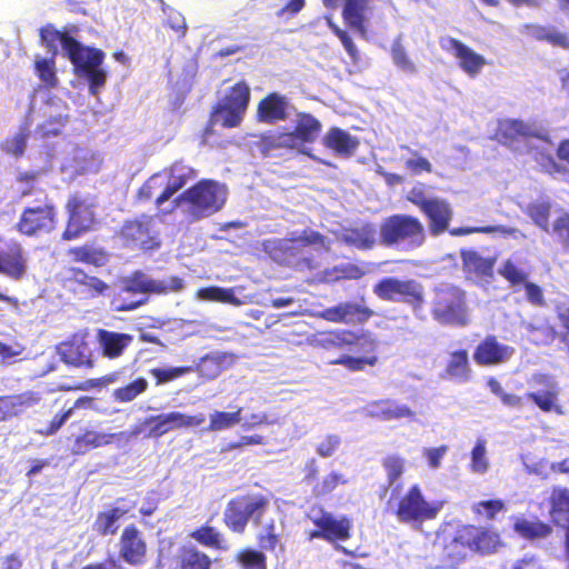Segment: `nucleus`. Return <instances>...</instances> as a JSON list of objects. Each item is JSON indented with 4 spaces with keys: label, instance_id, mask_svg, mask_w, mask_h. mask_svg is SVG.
Returning a JSON list of instances; mask_svg holds the SVG:
<instances>
[{
    "label": "nucleus",
    "instance_id": "1",
    "mask_svg": "<svg viewBox=\"0 0 569 569\" xmlns=\"http://www.w3.org/2000/svg\"><path fill=\"white\" fill-rule=\"evenodd\" d=\"M76 32H78L77 26H68L59 30L54 24L47 23L39 29L41 44L50 53V58L36 60V73L47 88L57 87L54 59L58 54L59 43L70 60L74 74L88 82L91 94H97L107 82V72L101 68L106 54L99 48L81 44L72 36Z\"/></svg>",
    "mask_w": 569,
    "mask_h": 569
},
{
    "label": "nucleus",
    "instance_id": "2",
    "mask_svg": "<svg viewBox=\"0 0 569 569\" xmlns=\"http://www.w3.org/2000/svg\"><path fill=\"white\" fill-rule=\"evenodd\" d=\"M397 485L388 500V508L401 523L420 527L426 521L435 520L443 508V501L428 500L419 485L415 483L403 493Z\"/></svg>",
    "mask_w": 569,
    "mask_h": 569
},
{
    "label": "nucleus",
    "instance_id": "3",
    "mask_svg": "<svg viewBox=\"0 0 569 569\" xmlns=\"http://www.w3.org/2000/svg\"><path fill=\"white\" fill-rule=\"evenodd\" d=\"M228 190L223 183L212 179H201L173 199V206L160 210L162 216L171 214L182 203L189 206L190 213L196 219L212 216L220 211L227 201Z\"/></svg>",
    "mask_w": 569,
    "mask_h": 569
},
{
    "label": "nucleus",
    "instance_id": "4",
    "mask_svg": "<svg viewBox=\"0 0 569 569\" xmlns=\"http://www.w3.org/2000/svg\"><path fill=\"white\" fill-rule=\"evenodd\" d=\"M269 498L262 493H246L231 498L223 510L222 521L233 533H244L250 520L256 526L269 508Z\"/></svg>",
    "mask_w": 569,
    "mask_h": 569
},
{
    "label": "nucleus",
    "instance_id": "5",
    "mask_svg": "<svg viewBox=\"0 0 569 569\" xmlns=\"http://www.w3.org/2000/svg\"><path fill=\"white\" fill-rule=\"evenodd\" d=\"M41 198L38 203L26 206L14 224L18 233L38 238L51 233L58 224V209L46 190H38Z\"/></svg>",
    "mask_w": 569,
    "mask_h": 569
},
{
    "label": "nucleus",
    "instance_id": "6",
    "mask_svg": "<svg viewBox=\"0 0 569 569\" xmlns=\"http://www.w3.org/2000/svg\"><path fill=\"white\" fill-rule=\"evenodd\" d=\"M97 198L91 194L74 192L64 204L67 222L61 233L62 240L71 241L96 229L99 223L97 216Z\"/></svg>",
    "mask_w": 569,
    "mask_h": 569
},
{
    "label": "nucleus",
    "instance_id": "7",
    "mask_svg": "<svg viewBox=\"0 0 569 569\" xmlns=\"http://www.w3.org/2000/svg\"><path fill=\"white\" fill-rule=\"evenodd\" d=\"M425 241V227L417 217L396 213L386 218L380 224V242L386 247L403 244L416 249Z\"/></svg>",
    "mask_w": 569,
    "mask_h": 569
},
{
    "label": "nucleus",
    "instance_id": "8",
    "mask_svg": "<svg viewBox=\"0 0 569 569\" xmlns=\"http://www.w3.org/2000/svg\"><path fill=\"white\" fill-rule=\"evenodd\" d=\"M251 100V89L246 80H239L231 86L214 104L211 118L223 128L240 126Z\"/></svg>",
    "mask_w": 569,
    "mask_h": 569
},
{
    "label": "nucleus",
    "instance_id": "9",
    "mask_svg": "<svg viewBox=\"0 0 569 569\" xmlns=\"http://www.w3.org/2000/svg\"><path fill=\"white\" fill-rule=\"evenodd\" d=\"M119 238L124 248L141 253L154 252L162 246L160 232L153 226V217L148 214L126 220L119 230Z\"/></svg>",
    "mask_w": 569,
    "mask_h": 569
},
{
    "label": "nucleus",
    "instance_id": "10",
    "mask_svg": "<svg viewBox=\"0 0 569 569\" xmlns=\"http://www.w3.org/2000/svg\"><path fill=\"white\" fill-rule=\"evenodd\" d=\"M373 293L383 301L402 302L411 307L415 313L425 306V288L415 279L385 277L373 286Z\"/></svg>",
    "mask_w": 569,
    "mask_h": 569
},
{
    "label": "nucleus",
    "instance_id": "11",
    "mask_svg": "<svg viewBox=\"0 0 569 569\" xmlns=\"http://www.w3.org/2000/svg\"><path fill=\"white\" fill-rule=\"evenodd\" d=\"M431 315L440 325L467 323L465 295L458 288H440L435 292Z\"/></svg>",
    "mask_w": 569,
    "mask_h": 569
},
{
    "label": "nucleus",
    "instance_id": "12",
    "mask_svg": "<svg viewBox=\"0 0 569 569\" xmlns=\"http://www.w3.org/2000/svg\"><path fill=\"white\" fill-rule=\"evenodd\" d=\"M141 429L136 427L131 431H120L114 433L99 432L89 428H81L79 433L68 437L70 453L72 456H84L91 450L100 447H107L114 442H128L132 437H137Z\"/></svg>",
    "mask_w": 569,
    "mask_h": 569
},
{
    "label": "nucleus",
    "instance_id": "13",
    "mask_svg": "<svg viewBox=\"0 0 569 569\" xmlns=\"http://www.w3.org/2000/svg\"><path fill=\"white\" fill-rule=\"evenodd\" d=\"M158 174L164 180L162 191L154 198V206L160 213L161 206L170 200L177 192L182 190L189 182L196 180L198 171L183 160H176L170 166L163 168Z\"/></svg>",
    "mask_w": 569,
    "mask_h": 569
},
{
    "label": "nucleus",
    "instance_id": "14",
    "mask_svg": "<svg viewBox=\"0 0 569 569\" xmlns=\"http://www.w3.org/2000/svg\"><path fill=\"white\" fill-rule=\"evenodd\" d=\"M204 421L206 417L202 413L189 416L179 411H172L150 416L143 421V426L147 428L144 437L157 439L176 429L199 427Z\"/></svg>",
    "mask_w": 569,
    "mask_h": 569
},
{
    "label": "nucleus",
    "instance_id": "15",
    "mask_svg": "<svg viewBox=\"0 0 569 569\" xmlns=\"http://www.w3.org/2000/svg\"><path fill=\"white\" fill-rule=\"evenodd\" d=\"M122 288L123 292H130L131 296L141 293L167 295L182 290L183 280L178 276H172L167 281L156 280L137 270L122 281Z\"/></svg>",
    "mask_w": 569,
    "mask_h": 569
},
{
    "label": "nucleus",
    "instance_id": "16",
    "mask_svg": "<svg viewBox=\"0 0 569 569\" xmlns=\"http://www.w3.org/2000/svg\"><path fill=\"white\" fill-rule=\"evenodd\" d=\"M148 543L142 531L134 525H127L119 538V557L131 567H141L148 559Z\"/></svg>",
    "mask_w": 569,
    "mask_h": 569
},
{
    "label": "nucleus",
    "instance_id": "17",
    "mask_svg": "<svg viewBox=\"0 0 569 569\" xmlns=\"http://www.w3.org/2000/svg\"><path fill=\"white\" fill-rule=\"evenodd\" d=\"M317 529L308 533V539H323L328 542L346 541L351 537L352 521L343 516L339 519L332 513L321 510L319 517L312 518Z\"/></svg>",
    "mask_w": 569,
    "mask_h": 569
},
{
    "label": "nucleus",
    "instance_id": "18",
    "mask_svg": "<svg viewBox=\"0 0 569 569\" xmlns=\"http://www.w3.org/2000/svg\"><path fill=\"white\" fill-rule=\"evenodd\" d=\"M272 257L280 264L287 266L296 271H311L318 263L315 257L292 238L281 239L272 249Z\"/></svg>",
    "mask_w": 569,
    "mask_h": 569
},
{
    "label": "nucleus",
    "instance_id": "19",
    "mask_svg": "<svg viewBox=\"0 0 569 569\" xmlns=\"http://www.w3.org/2000/svg\"><path fill=\"white\" fill-rule=\"evenodd\" d=\"M302 482L311 487L315 498H322L330 495L341 485H347L348 479L340 472L331 471L319 480L320 466L316 458L308 459L302 467Z\"/></svg>",
    "mask_w": 569,
    "mask_h": 569
},
{
    "label": "nucleus",
    "instance_id": "20",
    "mask_svg": "<svg viewBox=\"0 0 569 569\" xmlns=\"http://www.w3.org/2000/svg\"><path fill=\"white\" fill-rule=\"evenodd\" d=\"M318 345L323 349L360 347L366 352L377 350V341L369 332H355L348 329H337L319 333Z\"/></svg>",
    "mask_w": 569,
    "mask_h": 569
},
{
    "label": "nucleus",
    "instance_id": "21",
    "mask_svg": "<svg viewBox=\"0 0 569 569\" xmlns=\"http://www.w3.org/2000/svg\"><path fill=\"white\" fill-rule=\"evenodd\" d=\"M435 548L442 566L452 568L463 562L467 559L469 548L461 526L457 527L451 535L438 537Z\"/></svg>",
    "mask_w": 569,
    "mask_h": 569
},
{
    "label": "nucleus",
    "instance_id": "22",
    "mask_svg": "<svg viewBox=\"0 0 569 569\" xmlns=\"http://www.w3.org/2000/svg\"><path fill=\"white\" fill-rule=\"evenodd\" d=\"M461 528L471 552L482 556L491 555L502 546L499 532L490 527L466 523L461 525Z\"/></svg>",
    "mask_w": 569,
    "mask_h": 569
},
{
    "label": "nucleus",
    "instance_id": "23",
    "mask_svg": "<svg viewBox=\"0 0 569 569\" xmlns=\"http://www.w3.org/2000/svg\"><path fill=\"white\" fill-rule=\"evenodd\" d=\"M290 99L277 91L267 93L259 100L256 109V120L259 123L274 124L286 121L290 116Z\"/></svg>",
    "mask_w": 569,
    "mask_h": 569
},
{
    "label": "nucleus",
    "instance_id": "24",
    "mask_svg": "<svg viewBox=\"0 0 569 569\" xmlns=\"http://www.w3.org/2000/svg\"><path fill=\"white\" fill-rule=\"evenodd\" d=\"M537 138L541 134L527 122L520 119H502L497 123L492 139L498 143L516 150V143L522 139Z\"/></svg>",
    "mask_w": 569,
    "mask_h": 569
},
{
    "label": "nucleus",
    "instance_id": "25",
    "mask_svg": "<svg viewBox=\"0 0 569 569\" xmlns=\"http://www.w3.org/2000/svg\"><path fill=\"white\" fill-rule=\"evenodd\" d=\"M58 352L63 362L78 368H93V352L84 335L74 333L58 346Z\"/></svg>",
    "mask_w": 569,
    "mask_h": 569
},
{
    "label": "nucleus",
    "instance_id": "26",
    "mask_svg": "<svg viewBox=\"0 0 569 569\" xmlns=\"http://www.w3.org/2000/svg\"><path fill=\"white\" fill-rule=\"evenodd\" d=\"M0 243V273L13 280L22 279L27 273V259L21 243L1 238Z\"/></svg>",
    "mask_w": 569,
    "mask_h": 569
},
{
    "label": "nucleus",
    "instance_id": "27",
    "mask_svg": "<svg viewBox=\"0 0 569 569\" xmlns=\"http://www.w3.org/2000/svg\"><path fill=\"white\" fill-rule=\"evenodd\" d=\"M373 315V310L363 303L346 301L323 309L320 317L335 323H365Z\"/></svg>",
    "mask_w": 569,
    "mask_h": 569
},
{
    "label": "nucleus",
    "instance_id": "28",
    "mask_svg": "<svg viewBox=\"0 0 569 569\" xmlns=\"http://www.w3.org/2000/svg\"><path fill=\"white\" fill-rule=\"evenodd\" d=\"M515 349L500 343L496 336L489 335L482 339L473 351V360L479 366H495L508 361Z\"/></svg>",
    "mask_w": 569,
    "mask_h": 569
},
{
    "label": "nucleus",
    "instance_id": "29",
    "mask_svg": "<svg viewBox=\"0 0 569 569\" xmlns=\"http://www.w3.org/2000/svg\"><path fill=\"white\" fill-rule=\"evenodd\" d=\"M96 340L101 356L114 360L121 358L133 343V336L100 328L97 329Z\"/></svg>",
    "mask_w": 569,
    "mask_h": 569
},
{
    "label": "nucleus",
    "instance_id": "30",
    "mask_svg": "<svg viewBox=\"0 0 569 569\" xmlns=\"http://www.w3.org/2000/svg\"><path fill=\"white\" fill-rule=\"evenodd\" d=\"M322 144L338 157L350 158L359 147V139L341 128L331 127L323 136Z\"/></svg>",
    "mask_w": 569,
    "mask_h": 569
},
{
    "label": "nucleus",
    "instance_id": "31",
    "mask_svg": "<svg viewBox=\"0 0 569 569\" xmlns=\"http://www.w3.org/2000/svg\"><path fill=\"white\" fill-rule=\"evenodd\" d=\"M322 130L321 122L311 113L299 112L293 130L289 131L296 148L312 143Z\"/></svg>",
    "mask_w": 569,
    "mask_h": 569
},
{
    "label": "nucleus",
    "instance_id": "32",
    "mask_svg": "<svg viewBox=\"0 0 569 569\" xmlns=\"http://www.w3.org/2000/svg\"><path fill=\"white\" fill-rule=\"evenodd\" d=\"M212 559L194 545H182L174 558V569H211Z\"/></svg>",
    "mask_w": 569,
    "mask_h": 569
},
{
    "label": "nucleus",
    "instance_id": "33",
    "mask_svg": "<svg viewBox=\"0 0 569 569\" xmlns=\"http://www.w3.org/2000/svg\"><path fill=\"white\" fill-rule=\"evenodd\" d=\"M422 213L429 220L430 231L433 234H440L445 232L452 218V210L450 204L440 198H431V202L422 211Z\"/></svg>",
    "mask_w": 569,
    "mask_h": 569
},
{
    "label": "nucleus",
    "instance_id": "34",
    "mask_svg": "<svg viewBox=\"0 0 569 569\" xmlns=\"http://www.w3.org/2000/svg\"><path fill=\"white\" fill-rule=\"evenodd\" d=\"M341 241L360 250L372 249L376 243V228L373 223L363 222L359 226L345 228Z\"/></svg>",
    "mask_w": 569,
    "mask_h": 569
},
{
    "label": "nucleus",
    "instance_id": "35",
    "mask_svg": "<svg viewBox=\"0 0 569 569\" xmlns=\"http://www.w3.org/2000/svg\"><path fill=\"white\" fill-rule=\"evenodd\" d=\"M448 41L455 51V57L459 60V67L470 77L477 76L486 64L485 58L456 38H450Z\"/></svg>",
    "mask_w": 569,
    "mask_h": 569
},
{
    "label": "nucleus",
    "instance_id": "36",
    "mask_svg": "<svg viewBox=\"0 0 569 569\" xmlns=\"http://www.w3.org/2000/svg\"><path fill=\"white\" fill-rule=\"evenodd\" d=\"M460 258L465 272L478 278H491L493 276L496 258L482 257L478 251L471 249H462Z\"/></svg>",
    "mask_w": 569,
    "mask_h": 569
},
{
    "label": "nucleus",
    "instance_id": "37",
    "mask_svg": "<svg viewBox=\"0 0 569 569\" xmlns=\"http://www.w3.org/2000/svg\"><path fill=\"white\" fill-rule=\"evenodd\" d=\"M189 537L198 545L213 551L227 552L230 549V543L226 536L209 523L199 526L189 533Z\"/></svg>",
    "mask_w": 569,
    "mask_h": 569
},
{
    "label": "nucleus",
    "instance_id": "38",
    "mask_svg": "<svg viewBox=\"0 0 569 569\" xmlns=\"http://www.w3.org/2000/svg\"><path fill=\"white\" fill-rule=\"evenodd\" d=\"M70 281L80 286L82 291L90 298L104 296L109 290V284L102 279L88 274L81 268L70 269Z\"/></svg>",
    "mask_w": 569,
    "mask_h": 569
},
{
    "label": "nucleus",
    "instance_id": "39",
    "mask_svg": "<svg viewBox=\"0 0 569 569\" xmlns=\"http://www.w3.org/2000/svg\"><path fill=\"white\" fill-rule=\"evenodd\" d=\"M128 510L111 507L107 510L100 511L93 522V530L102 537L114 536L119 530V520L126 516Z\"/></svg>",
    "mask_w": 569,
    "mask_h": 569
},
{
    "label": "nucleus",
    "instance_id": "40",
    "mask_svg": "<svg viewBox=\"0 0 569 569\" xmlns=\"http://www.w3.org/2000/svg\"><path fill=\"white\" fill-rule=\"evenodd\" d=\"M445 372L450 379L456 381H468L471 378L472 371L469 365L467 350L460 349L452 351L447 362Z\"/></svg>",
    "mask_w": 569,
    "mask_h": 569
},
{
    "label": "nucleus",
    "instance_id": "41",
    "mask_svg": "<svg viewBox=\"0 0 569 569\" xmlns=\"http://www.w3.org/2000/svg\"><path fill=\"white\" fill-rule=\"evenodd\" d=\"M348 348L350 351H353L356 353L361 352L362 356L353 357V356L343 355L341 357L330 360L329 362L331 365H341L350 371H361L367 366L373 367L378 362V357L376 356V350L371 351V352H366L360 347H348Z\"/></svg>",
    "mask_w": 569,
    "mask_h": 569
},
{
    "label": "nucleus",
    "instance_id": "42",
    "mask_svg": "<svg viewBox=\"0 0 569 569\" xmlns=\"http://www.w3.org/2000/svg\"><path fill=\"white\" fill-rule=\"evenodd\" d=\"M68 254L74 262L93 267H102L108 261V254L103 249L94 248L90 244L72 247L68 250Z\"/></svg>",
    "mask_w": 569,
    "mask_h": 569
},
{
    "label": "nucleus",
    "instance_id": "43",
    "mask_svg": "<svg viewBox=\"0 0 569 569\" xmlns=\"http://www.w3.org/2000/svg\"><path fill=\"white\" fill-rule=\"evenodd\" d=\"M258 148L263 156L279 149H296L289 131H268L261 134Z\"/></svg>",
    "mask_w": 569,
    "mask_h": 569
},
{
    "label": "nucleus",
    "instance_id": "44",
    "mask_svg": "<svg viewBox=\"0 0 569 569\" xmlns=\"http://www.w3.org/2000/svg\"><path fill=\"white\" fill-rule=\"evenodd\" d=\"M513 530L521 538L535 540L546 538L552 532L550 525L540 520H529L527 518H518L513 523Z\"/></svg>",
    "mask_w": 569,
    "mask_h": 569
},
{
    "label": "nucleus",
    "instance_id": "45",
    "mask_svg": "<svg viewBox=\"0 0 569 569\" xmlns=\"http://www.w3.org/2000/svg\"><path fill=\"white\" fill-rule=\"evenodd\" d=\"M77 408H84V409L91 408V409L99 410L94 406V399L93 398H91V397H80L79 399L76 400V402L73 403L72 407H70L69 409L64 410L63 412L57 413L51 419L49 425L44 429L39 430L38 433L41 435V436H44V437H49V436L54 435L63 426V423L67 421V419L72 415L73 410L77 409Z\"/></svg>",
    "mask_w": 569,
    "mask_h": 569
},
{
    "label": "nucleus",
    "instance_id": "46",
    "mask_svg": "<svg viewBox=\"0 0 569 569\" xmlns=\"http://www.w3.org/2000/svg\"><path fill=\"white\" fill-rule=\"evenodd\" d=\"M371 415L383 420L413 418V411L407 406L396 403L393 400L380 401L372 406Z\"/></svg>",
    "mask_w": 569,
    "mask_h": 569
},
{
    "label": "nucleus",
    "instance_id": "47",
    "mask_svg": "<svg viewBox=\"0 0 569 569\" xmlns=\"http://www.w3.org/2000/svg\"><path fill=\"white\" fill-rule=\"evenodd\" d=\"M198 298L206 301H214L239 307L242 305L241 299L236 297L233 288H221L210 286L200 288L197 292Z\"/></svg>",
    "mask_w": 569,
    "mask_h": 569
},
{
    "label": "nucleus",
    "instance_id": "48",
    "mask_svg": "<svg viewBox=\"0 0 569 569\" xmlns=\"http://www.w3.org/2000/svg\"><path fill=\"white\" fill-rule=\"evenodd\" d=\"M242 412L243 409L241 407L237 408V410L232 412L213 411L210 415V421L206 430L216 432L232 428L242 421Z\"/></svg>",
    "mask_w": 569,
    "mask_h": 569
},
{
    "label": "nucleus",
    "instance_id": "49",
    "mask_svg": "<svg viewBox=\"0 0 569 569\" xmlns=\"http://www.w3.org/2000/svg\"><path fill=\"white\" fill-rule=\"evenodd\" d=\"M234 561L241 569H267V556L258 549L242 548L234 555Z\"/></svg>",
    "mask_w": 569,
    "mask_h": 569
},
{
    "label": "nucleus",
    "instance_id": "50",
    "mask_svg": "<svg viewBox=\"0 0 569 569\" xmlns=\"http://www.w3.org/2000/svg\"><path fill=\"white\" fill-rule=\"evenodd\" d=\"M526 329L530 342L536 346H550L558 337L555 326L547 321L540 325L529 323Z\"/></svg>",
    "mask_w": 569,
    "mask_h": 569
},
{
    "label": "nucleus",
    "instance_id": "51",
    "mask_svg": "<svg viewBox=\"0 0 569 569\" xmlns=\"http://www.w3.org/2000/svg\"><path fill=\"white\" fill-rule=\"evenodd\" d=\"M188 373H198V369L190 366L182 367H162L149 370V375L156 381V385L172 382Z\"/></svg>",
    "mask_w": 569,
    "mask_h": 569
},
{
    "label": "nucleus",
    "instance_id": "52",
    "mask_svg": "<svg viewBox=\"0 0 569 569\" xmlns=\"http://www.w3.org/2000/svg\"><path fill=\"white\" fill-rule=\"evenodd\" d=\"M550 515L555 519L568 517L569 523V490L555 488L549 498Z\"/></svg>",
    "mask_w": 569,
    "mask_h": 569
},
{
    "label": "nucleus",
    "instance_id": "53",
    "mask_svg": "<svg viewBox=\"0 0 569 569\" xmlns=\"http://www.w3.org/2000/svg\"><path fill=\"white\" fill-rule=\"evenodd\" d=\"M147 302V298H138L137 296H131L130 292H123V288L121 287L117 292L113 293L110 306L112 310L122 312V311H132Z\"/></svg>",
    "mask_w": 569,
    "mask_h": 569
},
{
    "label": "nucleus",
    "instance_id": "54",
    "mask_svg": "<svg viewBox=\"0 0 569 569\" xmlns=\"http://www.w3.org/2000/svg\"><path fill=\"white\" fill-rule=\"evenodd\" d=\"M551 203L549 201H536L528 204L526 213L542 230L548 231Z\"/></svg>",
    "mask_w": 569,
    "mask_h": 569
},
{
    "label": "nucleus",
    "instance_id": "55",
    "mask_svg": "<svg viewBox=\"0 0 569 569\" xmlns=\"http://www.w3.org/2000/svg\"><path fill=\"white\" fill-rule=\"evenodd\" d=\"M506 510L501 499L482 500L472 505V512L486 520H493L496 516Z\"/></svg>",
    "mask_w": 569,
    "mask_h": 569
},
{
    "label": "nucleus",
    "instance_id": "56",
    "mask_svg": "<svg viewBox=\"0 0 569 569\" xmlns=\"http://www.w3.org/2000/svg\"><path fill=\"white\" fill-rule=\"evenodd\" d=\"M24 401L21 395L0 396V421L8 420L22 411Z\"/></svg>",
    "mask_w": 569,
    "mask_h": 569
},
{
    "label": "nucleus",
    "instance_id": "57",
    "mask_svg": "<svg viewBox=\"0 0 569 569\" xmlns=\"http://www.w3.org/2000/svg\"><path fill=\"white\" fill-rule=\"evenodd\" d=\"M498 272L512 288L520 287L528 280V273L510 259L501 264Z\"/></svg>",
    "mask_w": 569,
    "mask_h": 569
},
{
    "label": "nucleus",
    "instance_id": "58",
    "mask_svg": "<svg viewBox=\"0 0 569 569\" xmlns=\"http://www.w3.org/2000/svg\"><path fill=\"white\" fill-rule=\"evenodd\" d=\"M551 231L563 250L569 252V212L563 211L556 217Z\"/></svg>",
    "mask_w": 569,
    "mask_h": 569
},
{
    "label": "nucleus",
    "instance_id": "59",
    "mask_svg": "<svg viewBox=\"0 0 569 569\" xmlns=\"http://www.w3.org/2000/svg\"><path fill=\"white\" fill-rule=\"evenodd\" d=\"M29 133L26 130H21L17 132L14 136L7 138L1 143V149L7 154H10L14 158H20L27 148Z\"/></svg>",
    "mask_w": 569,
    "mask_h": 569
},
{
    "label": "nucleus",
    "instance_id": "60",
    "mask_svg": "<svg viewBox=\"0 0 569 569\" xmlns=\"http://www.w3.org/2000/svg\"><path fill=\"white\" fill-rule=\"evenodd\" d=\"M406 461L398 455H389L382 460V467L387 472L388 483L393 485L403 473Z\"/></svg>",
    "mask_w": 569,
    "mask_h": 569
},
{
    "label": "nucleus",
    "instance_id": "61",
    "mask_svg": "<svg viewBox=\"0 0 569 569\" xmlns=\"http://www.w3.org/2000/svg\"><path fill=\"white\" fill-rule=\"evenodd\" d=\"M400 148L410 151L415 156V158H410L405 162V168L411 174L418 176L423 172H432V164L427 158L419 156L417 151L410 150L408 146H401Z\"/></svg>",
    "mask_w": 569,
    "mask_h": 569
},
{
    "label": "nucleus",
    "instance_id": "62",
    "mask_svg": "<svg viewBox=\"0 0 569 569\" xmlns=\"http://www.w3.org/2000/svg\"><path fill=\"white\" fill-rule=\"evenodd\" d=\"M470 468L473 472L483 473L488 470V460L486 458V442L478 439L473 449L471 450Z\"/></svg>",
    "mask_w": 569,
    "mask_h": 569
},
{
    "label": "nucleus",
    "instance_id": "63",
    "mask_svg": "<svg viewBox=\"0 0 569 569\" xmlns=\"http://www.w3.org/2000/svg\"><path fill=\"white\" fill-rule=\"evenodd\" d=\"M278 418L266 412H254L242 415V427L244 430H251L262 426H270L278 422Z\"/></svg>",
    "mask_w": 569,
    "mask_h": 569
},
{
    "label": "nucleus",
    "instance_id": "64",
    "mask_svg": "<svg viewBox=\"0 0 569 569\" xmlns=\"http://www.w3.org/2000/svg\"><path fill=\"white\" fill-rule=\"evenodd\" d=\"M160 178L161 174L156 173L147 179L137 190L136 201L140 203L150 201L154 197L156 190L161 187V183H159Z\"/></svg>",
    "mask_w": 569,
    "mask_h": 569
}]
</instances>
